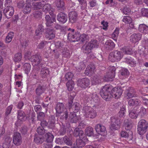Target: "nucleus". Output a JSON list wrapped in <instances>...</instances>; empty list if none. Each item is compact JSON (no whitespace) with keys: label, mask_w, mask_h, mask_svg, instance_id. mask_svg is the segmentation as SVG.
<instances>
[{"label":"nucleus","mask_w":148,"mask_h":148,"mask_svg":"<svg viewBox=\"0 0 148 148\" xmlns=\"http://www.w3.org/2000/svg\"><path fill=\"white\" fill-rule=\"evenodd\" d=\"M42 59L40 55H33L30 58L29 60L32 62L33 65V73H38L39 71L40 63Z\"/></svg>","instance_id":"7ed1b4c3"},{"label":"nucleus","mask_w":148,"mask_h":148,"mask_svg":"<svg viewBox=\"0 0 148 148\" xmlns=\"http://www.w3.org/2000/svg\"><path fill=\"white\" fill-rule=\"evenodd\" d=\"M104 46L107 50L110 51L113 49L115 45L112 40H108L106 42Z\"/></svg>","instance_id":"6ab92c4d"},{"label":"nucleus","mask_w":148,"mask_h":148,"mask_svg":"<svg viewBox=\"0 0 148 148\" xmlns=\"http://www.w3.org/2000/svg\"><path fill=\"white\" fill-rule=\"evenodd\" d=\"M111 129L118 130L120 127V124L122 122L123 119L118 117V116H114L111 118Z\"/></svg>","instance_id":"6e6552de"},{"label":"nucleus","mask_w":148,"mask_h":148,"mask_svg":"<svg viewBox=\"0 0 148 148\" xmlns=\"http://www.w3.org/2000/svg\"><path fill=\"white\" fill-rule=\"evenodd\" d=\"M123 55L120 51H115L111 52L109 56V60L112 62L120 61L123 57Z\"/></svg>","instance_id":"1a4fd4ad"},{"label":"nucleus","mask_w":148,"mask_h":148,"mask_svg":"<svg viewBox=\"0 0 148 148\" xmlns=\"http://www.w3.org/2000/svg\"><path fill=\"white\" fill-rule=\"evenodd\" d=\"M84 116L86 118L93 119L97 115L96 111L90 107L87 106H84L82 109Z\"/></svg>","instance_id":"39448f33"},{"label":"nucleus","mask_w":148,"mask_h":148,"mask_svg":"<svg viewBox=\"0 0 148 148\" xmlns=\"http://www.w3.org/2000/svg\"><path fill=\"white\" fill-rule=\"evenodd\" d=\"M125 106H123L122 107H121V110L119 112V116L118 117L119 118L121 119H122V118H123L125 116Z\"/></svg>","instance_id":"ea45409f"},{"label":"nucleus","mask_w":148,"mask_h":148,"mask_svg":"<svg viewBox=\"0 0 148 148\" xmlns=\"http://www.w3.org/2000/svg\"><path fill=\"white\" fill-rule=\"evenodd\" d=\"M45 113L40 112L37 113V120L40 121L45 119Z\"/></svg>","instance_id":"6e6d98bb"},{"label":"nucleus","mask_w":148,"mask_h":148,"mask_svg":"<svg viewBox=\"0 0 148 148\" xmlns=\"http://www.w3.org/2000/svg\"><path fill=\"white\" fill-rule=\"evenodd\" d=\"M18 118L21 121H25L26 119L24 112L21 111H19L18 112Z\"/></svg>","instance_id":"a19ab883"},{"label":"nucleus","mask_w":148,"mask_h":148,"mask_svg":"<svg viewBox=\"0 0 148 148\" xmlns=\"http://www.w3.org/2000/svg\"><path fill=\"white\" fill-rule=\"evenodd\" d=\"M132 21V18L128 16H124L123 19V22L127 23H131Z\"/></svg>","instance_id":"e2e57ef3"},{"label":"nucleus","mask_w":148,"mask_h":148,"mask_svg":"<svg viewBox=\"0 0 148 148\" xmlns=\"http://www.w3.org/2000/svg\"><path fill=\"white\" fill-rule=\"evenodd\" d=\"M55 30L53 29L47 28L45 32V36L49 40L54 39L55 37Z\"/></svg>","instance_id":"4468645a"},{"label":"nucleus","mask_w":148,"mask_h":148,"mask_svg":"<svg viewBox=\"0 0 148 148\" xmlns=\"http://www.w3.org/2000/svg\"><path fill=\"white\" fill-rule=\"evenodd\" d=\"M135 94L131 91H129L127 92L125 95V97L127 98H130L135 97Z\"/></svg>","instance_id":"774afa93"},{"label":"nucleus","mask_w":148,"mask_h":148,"mask_svg":"<svg viewBox=\"0 0 148 148\" xmlns=\"http://www.w3.org/2000/svg\"><path fill=\"white\" fill-rule=\"evenodd\" d=\"M47 44V42L45 41H42L40 42L38 46L39 49H42Z\"/></svg>","instance_id":"0e129e2a"},{"label":"nucleus","mask_w":148,"mask_h":148,"mask_svg":"<svg viewBox=\"0 0 148 148\" xmlns=\"http://www.w3.org/2000/svg\"><path fill=\"white\" fill-rule=\"evenodd\" d=\"M56 4L57 7L63 8L64 7V2L63 0H56Z\"/></svg>","instance_id":"de8ad7c7"},{"label":"nucleus","mask_w":148,"mask_h":148,"mask_svg":"<svg viewBox=\"0 0 148 148\" xmlns=\"http://www.w3.org/2000/svg\"><path fill=\"white\" fill-rule=\"evenodd\" d=\"M112 86L110 85H106L101 88L100 93L101 97L106 101H109L112 97L111 91Z\"/></svg>","instance_id":"f03ea898"},{"label":"nucleus","mask_w":148,"mask_h":148,"mask_svg":"<svg viewBox=\"0 0 148 148\" xmlns=\"http://www.w3.org/2000/svg\"><path fill=\"white\" fill-rule=\"evenodd\" d=\"M69 119L71 122L76 123L79 119L75 113L71 112L69 116Z\"/></svg>","instance_id":"7c9ffc66"},{"label":"nucleus","mask_w":148,"mask_h":148,"mask_svg":"<svg viewBox=\"0 0 148 148\" xmlns=\"http://www.w3.org/2000/svg\"><path fill=\"white\" fill-rule=\"evenodd\" d=\"M148 128V122L145 120H141L138 123V133L140 135H143L146 132Z\"/></svg>","instance_id":"423d86ee"},{"label":"nucleus","mask_w":148,"mask_h":148,"mask_svg":"<svg viewBox=\"0 0 148 148\" xmlns=\"http://www.w3.org/2000/svg\"><path fill=\"white\" fill-rule=\"evenodd\" d=\"M121 134L122 137L127 138L129 140H130L132 139V132L131 131H129L128 132L124 131H122Z\"/></svg>","instance_id":"a878e982"},{"label":"nucleus","mask_w":148,"mask_h":148,"mask_svg":"<svg viewBox=\"0 0 148 148\" xmlns=\"http://www.w3.org/2000/svg\"><path fill=\"white\" fill-rule=\"evenodd\" d=\"M87 35L84 34H83L82 35H80L79 40H80L82 42H84L85 41L87 42Z\"/></svg>","instance_id":"bf43d9fd"},{"label":"nucleus","mask_w":148,"mask_h":148,"mask_svg":"<svg viewBox=\"0 0 148 148\" xmlns=\"http://www.w3.org/2000/svg\"><path fill=\"white\" fill-rule=\"evenodd\" d=\"M114 75H106L103 78L104 80L106 82L112 81L114 77Z\"/></svg>","instance_id":"37998d69"},{"label":"nucleus","mask_w":148,"mask_h":148,"mask_svg":"<svg viewBox=\"0 0 148 148\" xmlns=\"http://www.w3.org/2000/svg\"><path fill=\"white\" fill-rule=\"evenodd\" d=\"M45 18L46 21V24L47 27H51L53 25V23L49 15H46Z\"/></svg>","instance_id":"72a5a7b5"},{"label":"nucleus","mask_w":148,"mask_h":148,"mask_svg":"<svg viewBox=\"0 0 148 148\" xmlns=\"http://www.w3.org/2000/svg\"><path fill=\"white\" fill-rule=\"evenodd\" d=\"M119 28H116L113 33L112 34V36L113 39L115 40H116L117 37L119 34Z\"/></svg>","instance_id":"864d4df0"},{"label":"nucleus","mask_w":148,"mask_h":148,"mask_svg":"<svg viewBox=\"0 0 148 148\" xmlns=\"http://www.w3.org/2000/svg\"><path fill=\"white\" fill-rule=\"evenodd\" d=\"M14 12V9L12 7L7 5V7L3 10V13L6 18H9L13 15Z\"/></svg>","instance_id":"9b49d317"},{"label":"nucleus","mask_w":148,"mask_h":148,"mask_svg":"<svg viewBox=\"0 0 148 148\" xmlns=\"http://www.w3.org/2000/svg\"><path fill=\"white\" fill-rule=\"evenodd\" d=\"M95 66L92 64H90L86 69L84 74H90L94 73L95 70Z\"/></svg>","instance_id":"bb28decb"},{"label":"nucleus","mask_w":148,"mask_h":148,"mask_svg":"<svg viewBox=\"0 0 148 148\" xmlns=\"http://www.w3.org/2000/svg\"><path fill=\"white\" fill-rule=\"evenodd\" d=\"M65 108L63 103H62L58 102L56 105V114H60L64 111Z\"/></svg>","instance_id":"aec40b11"},{"label":"nucleus","mask_w":148,"mask_h":148,"mask_svg":"<svg viewBox=\"0 0 148 148\" xmlns=\"http://www.w3.org/2000/svg\"><path fill=\"white\" fill-rule=\"evenodd\" d=\"M45 90L44 86L38 84L36 89V93L37 96H40L44 92Z\"/></svg>","instance_id":"393cba45"},{"label":"nucleus","mask_w":148,"mask_h":148,"mask_svg":"<svg viewBox=\"0 0 148 148\" xmlns=\"http://www.w3.org/2000/svg\"><path fill=\"white\" fill-rule=\"evenodd\" d=\"M34 17L37 18H41L42 16V12L40 10L36 11L33 13Z\"/></svg>","instance_id":"13d9d810"},{"label":"nucleus","mask_w":148,"mask_h":148,"mask_svg":"<svg viewBox=\"0 0 148 148\" xmlns=\"http://www.w3.org/2000/svg\"><path fill=\"white\" fill-rule=\"evenodd\" d=\"M98 46L97 41L96 40H93L87 44L83 45L82 47V50L84 53L88 54L91 52L92 49L93 48H97Z\"/></svg>","instance_id":"20e7f679"},{"label":"nucleus","mask_w":148,"mask_h":148,"mask_svg":"<svg viewBox=\"0 0 148 148\" xmlns=\"http://www.w3.org/2000/svg\"><path fill=\"white\" fill-rule=\"evenodd\" d=\"M128 105L129 106H138L141 104L140 100L137 99H131L128 101Z\"/></svg>","instance_id":"b1692460"},{"label":"nucleus","mask_w":148,"mask_h":148,"mask_svg":"<svg viewBox=\"0 0 148 148\" xmlns=\"http://www.w3.org/2000/svg\"><path fill=\"white\" fill-rule=\"evenodd\" d=\"M129 116L132 119H136L138 116V114L136 111L134 110L129 111Z\"/></svg>","instance_id":"8fccbe9b"},{"label":"nucleus","mask_w":148,"mask_h":148,"mask_svg":"<svg viewBox=\"0 0 148 148\" xmlns=\"http://www.w3.org/2000/svg\"><path fill=\"white\" fill-rule=\"evenodd\" d=\"M85 138H79V139H78L76 140V145L78 147L81 148L85 145V143L88 141V139L86 136Z\"/></svg>","instance_id":"4be33fe9"},{"label":"nucleus","mask_w":148,"mask_h":148,"mask_svg":"<svg viewBox=\"0 0 148 148\" xmlns=\"http://www.w3.org/2000/svg\"><path fill=\"white\" fill-rule=\"evenodd\" d=\"M45 136L48 143H51L53 141L54 136L51 133L49 132L47 133L46 134Z\"/></svg>","instance_id":"79ce46f5"},{"label":"nucleus","mask_w":148,"mask_h":148,"mask_svg":"<svg viewBox=\"0 0 148 148\" xmlns=\"http://www.w3.org/2000/svg\"><path fill=\"white\" fill-rule=\"evenodd\" d=\"M124 123L125 129L127 131H130V130L131 129L133 126V124L132 122L128 120H125Z\"/></svg>","instance_id":"2f4dec72"},{"label":"nucleus","mask_w":148,"mask_h":148,"mask_svg":"<svg viewBox=\"0 0 148 148\" xmlns=\"http://www.w3.org/2000/svg\"><path fill=\"white\" fill-rule=\"evenodd\" d=\"M75 84L73 81H71L68 82L66 84V86L69 91H72L74 88Z\"/></svg>","instance_id":"e433bc0d"},{"label":"nucleus","mask_w":148,"mask_h":148,"mask_svg":"<svg viewBox=\"0 0 148 148\" xmlns=\"http://www.w3.org/2000/svg\"><path fill=\"white\" fill-rule=\"evenodd\" d=\"M55 44L56 48L60 49H61L64 46L63 43L60 41L56 42Z\"/></svg>","instance_id":"052dcab7"},{"label":"nucleus","mask_w":148,"mask_h":148,"mask_svg":"<svg viewBox=\"0 0 148 148\" xmlns=\"http://www.w3.org/2000/svg\"><path fill=\"white\" fill-rule=\"evenodd\" d=\"M43 10L45 12H47L48 11L49 12L51 10L52 8L51 5L49 3L46 4L43 6Z\"/></svg>","instance_id":"603ef678"},{"label":"nucleus","mask_w":148,"mask_h":148,"mask_svg":"<svg viewBox=\"0 0 148 148\" xmlns=\"http://www.w3.org/2000/svg\"><path fill=\"white\" fill-rule=\"evenodd\" d=\"M96 132L99 134L104 136L107 134V131L105 127L100 124H97L95 127Z\"/></svg>","instance_id":"f8f14e48"},{"label":"nucleus","mask_w":148,"mask_h":148,"mask_svg":"<svg viewBox=\"0 0 148 148\" xmlns=\"http://www.w3.org/2000/svg\"><path fill=\"white\" fill-rule=\"evenodd\" d=\"M61 114L60 117V119L63 120H67L68 117V110L66 108H65L64 111H63V112Z\"/></svg>","instance_id":"c9c22d12"},{"label":"nucleus","mask_w":148,"mask_h":148,"mask_svg":"<svg viewBox=\"0 0 148 148\" xmlns=\"http://www.w3.org/2000/svg\"><path fill=\"white\" fill-rule=\"evenodd\" d=\"M23 66L25 73L28 74L31 70V66L30 64L29 63H26L24 64Z\"/></svg>","instance_id":"a18cd8bd"},{"label":"nucleus","mask_w":148,"mask_h":148,"mask_svg":"<svg viewBox=\"0 0 148 148\" xmlns=\"http://www.w3.org/2000/svg\"><path fill=\"white\" fill-rule=\"evenodd\" d=\"M100 77L99 75L98 76L95 75L92 78L91 80L92 84H96L100 82Z\"/></svg>","instance_id":"4c0bfd02"},{"label":"nucleus","mask_w":148,"mask_h":148,"mask_svg":"<svg viewBox=\"0 0 148 148\" xmlns=\"http://www.w3.org/2000/svg\"><path fill=\"white\" fill-rule=\"evenodd\" d=\"M138 30L141 33H148V26L144 24H140L138 27Z\"/></svg>","instance_id":"c756f323"},{"label":"nucleus","mask_w":148,"mask_h":148,"mask_svg":"<svg viewBox=\"0 0 148 148\" xmlns=\"http://www.w3.org/2000/svg\"><path fill=\"white\" fill-rule=\"evenodd\" d=\"M45 1L42 0L40 2H33L32 3L33 8L34 10L40 9L43 8L45 3Z\"/></svg>","instance_id":"a211bd4d"},{"label":"nucleus","mask_w":148,"mask_h":148,"mask_svg":"<svg viewBox=\"0 0 148 148\" xmlns=\"http://www.w3.org/2000/svg\"><path fill=\"white\" fill-rule=\"evenodd\" d=\"M63 140L64 143L67 145L71 146L72 145V142L71 140L67 136H64L63 138Z\"/></svg>","instance_id":"c03bdc74"},{"label":"nucleus","mask_w":148,"mask_h":148,"mask_svg":"<svg viewBox=\"0 0 148 148\" xmlns=\"http://www.w3.org/2000/svg\"><path fill=\"white\" fill-rule=\"evenodd\" d=\"M12 139L9 136H7L5 138L4 143L3 144V148H8L10 145V143Z\"/></svg>","instance_id":"cd10ccee"},{"label":"nucleus","mask_w":148,"mask_h":148,"mask_svg":"<svg viewBox=\"0 0 148 148\" xmlns=\"http://www.w3.org/2000/svg\"><path fill=\"white\" fill-rule=\"evenodd\" d=\"M90 80L87 78L80 79L77 81V86L82 88H85L88 87L90 84Z\"/></svg>","instance_id":"9d476101"},{"label":"nucleus","mask_w":148,"mask_h":148,"mask_svg":"<svg viewBox=\"0 0 148 148\" xmlns=\"http://www.w3.org/2000/svg\"><path fill=\"white\" fill-rule=\"evenodd\" d=\"M14 33L13 32H9L5 38V42L7 43H9L12 40V38L14 36Z\"/></svg>","instance_id":"f704fd0d"},{"label":"nucleus","mask_w":148,"mask_h":148,"mask_svg":"<svg viewBox=\"0 0 148 148\" xmlns=\"http://www.w3.org/2000/svg\"><path fill=\"white\" fill-rule=\"evenodd\" d=\"M43 138L40 136H37L34 138V141L37 143H42L43 142Z\"/></svg>","instance_id":"338daca9"},{"label":"nucleus","mask_w":148,"mask_h":148,"mask_svg":"<svg viewBox=\"0 0 148 148\" xmlns=\"http://www.w3.org/2000/svg\"><path fill=\"white\" fill-rule=\"evenodd\" d=\"M69 32L68 34V39L73 42H75L79 40V38L80 37V32L78 31L76 32L75 34L74 33L75 29L69 28L68 29Z\"/></svg>","instance_id":"0eeeda50"},{"label":"nucleus","mask_w":148,"mask_h":148,"mask_svg":"<svg viewBox=\"0 0 148 148\" xmlns=\"http://www.w3.org/2000/svg\"><path fill=\"white\" fill-rule=\"evenodd\" d=\"M31 10V5L29 4H25L23 8V12L25 14L29 13Z\"/></svg>","instance_id":"58836bf2"},{"label":"nucleus","mask_w":148,"mask_h":148,"mask_svg":"<svg viewBox=\"0 0 148 148\" xmlns=\"http://www.w3.org/2000/svg\"><path fill=\"white\" fill-rule=\"evenodd\" d=\"M22 58V54L21 53H18L14 56V60L15 62H18L20 61L21 60Z\"/></svg>","instance_id":"3c124183"},{"label":"nucleus","mask_w":148,"mask_h":148,"mask_svg":"<svg viewBox=\"0 0 148 148\" xmlns=\"http://www.w3.org/2000/svg\"><path fill=\"white\" fill-rule=\"evenodd\" d=\"M44 30V26L41 24H39L37 29L36 30L35 34L36 35L39 36L42 34Z\"/></svg>","instance_id":"473e14b6"},{"label":"nucleus","mask_w":148,"mask_h":148,"mask_svg":"<svg viewBox=\"0 0 148 148\" xmlns=\"http://www.w3.org/2000/svg\"><path fill=\"white\" fill-rule=\"evenodd\" d=\"M116 69L113 66L109 67L107 70L106 73L107 74H115Z\"/></svg>","instance_id":"5fc2aeb1"},{"label":"nucleus","mask_w":148,"mask_h":148,"mask_svg":"<svg viewBox=\"0 0 148 148\" xmlns=\"http://www.w3.org/2000/svg\"><path fill=\"white\" fill-rule=\"evenodd\" d=\"M93 130L92 128L91 127H88L85 130V133L88 136H91L93 134Z\"/></svg>","instance_id":"49530a36"},{"label":"nucleus","mask_w":148,"mask_h":148,"mask_svg":"<svg viewBox=\"0 0 148 148\" xmlns=\"http://www.w3.org/2000/svg\"><path fill=\"white\" fill-rule=\"evenodd\" d=\"M73 135L74 136L77 137L79 136V138H82L84 137L85 138V135L83 131L82 130H79L78 128L75 129L73 132Z\"/></svg>","instance_id":"412c9836"},{"label":"nucleus","mask_w":148,"mask_h":148,"mask_svg":"<svg viewBox=\"0 0 148 148\" xmlns=\"http://www.w3.org/2000/svg\"><path fill=\"white\" fill-rule=\"evenodd\" d=\"M125 62L131 66L133 67L136 64V61L130 57H127L125 58Z\"/></svg>","instance_id":"c85d7f7f"},{"label":"nucleus","mask_w":148,"mask_h":148,"mask_svg":"<svg viewBox=\"0 0 148 148\" xmlns=\"http://www.w3.org/2000/svg\"><path fill=\"white\" fill-rule=\"evenodd\" d=\"M74 99V97L72 95H70L68 97V103H69V109H70L72 104L73 103V100Z\"/></svg>","instance_id":"680f3d73"},{"label":"nucleus","mask_w":148,"mask_h":148,"mask_svg":"<svg viewBox=\"0 0 148 148\" xmlns=\"http://www.w3.org/2000/svg\"><path fill=\"white\" fill-rule=\"evenodd\" d=\"M84 99L87 101V103H90L93 106L98 105L100 102V99L96 93L87 92L85 94Z\"/></svg>","instance_id":"f257e3e1"},{"label":"nucleus","mask_w":148,"mask_h":148,"mask_svg":"<svg viewBox=\"0 0 148 148\" xmlns=\"http://www.w3.org/2000/svg\"><path fill=\"white\" fill-rule=\"evenodd\" d=\"M57 20L60 23H64L67 20V16L64 13L60 12L57 15Z\"/></svg>","instance_id":"f3484780"},{"label":"nucleus","mask_w":148,"mask_h":148,"mask_svg":"<svg viewBox=\"0 0 148 148\" xmlns=\"http://www.w3.org/2000/svg\"><path fill=\"white\" fill-rule=\"evenodd\" d=\"M79 3L82 5L81 6V9L83 10L86 8L87 6V2L85 0H77Z\"/></svg>","instance_id":"4d7b16f0"},{"label":"nucleus","mask_w":148,"mask_h":148,"mask_svg":"<svg viewBox=\"0 0 148 148\" xmlns=\"http://www.w3.org/2000/svg\"><path fill=\"white\" fill-rule=\"evenodd\" d=\"M111 92L112 97L118 99L120 97L122 93V90L120 88L114 87L112 89Z\"/></svg>","instance_id":"ddd939ff"},{"label":"nucleus","mask_w":148,"mask_h":148,"mask_svg":"<svg viewBox=\"0 0 148 148\" xmlns=\"http://www.w3.org/2000/svg\"><path fill=\"white\" fill-rule=\"evenodd\" d=\"M22 142V139L21 134L18 132L14 133L13 139L14 143L16 145H20Z\"/></svg>","instance_id":"2eb2a0df"},{"label":"nucleus","mask_w":148,"mask_h":148,"mask_svg":"<svg viewBox=\"0 0 148 148\" xmlns=\"http://www.w3.org/2000/svg\"><path fill=\"white\" fill-rule=\"evenodd\" d=\"M142 34L140 33L134 34L130 37V40L133 42H136L140 40L141 38Z\"/></svg>","instance_id":"5701e85b"},{"label":"nucleus","mask_w":148,"mask_h":148,"mask_svg":"<svg viewBox=\"0 0 148 148\" xmlns=\"http://www.w3.org/2000/svg\"><path fill=\"white\" fill-rule=\"evenodd\" d=\"M77 13L75 11L70 12L68 15L69 22L73 23H75L77 19Z\"/></svg>","instance_id":"dca6fc26"},{"label":"nucleus","mask_w":148,"mask_h":148,"mask_svg":"<svg viewBox=\"0 0 148 148\" xmlns=\"http://www.w3.org/2000/svg\"><path fill=\"white\" fill-rule=\"evenodd\" d=\"M55 121L56 118L54 115L51 116L49 117V123L50 127H52L54 126Z\"/></svg>","instance_id":"09e8293b"},{"label":"nucleus","mask_w":148,"mask_h":148,"mask_svg":"<svg viewBox=\"0 0 148 148\" xmlns=\"http://www.w3.org/2000/svg\"><path fill=\"white\" fill-rule=\"evenodd\" d=\"M141 13L143 16L148 18V9L144 8L142 9Z\"/></svg>","instance_id":"69168bd1"}]
</instances>
